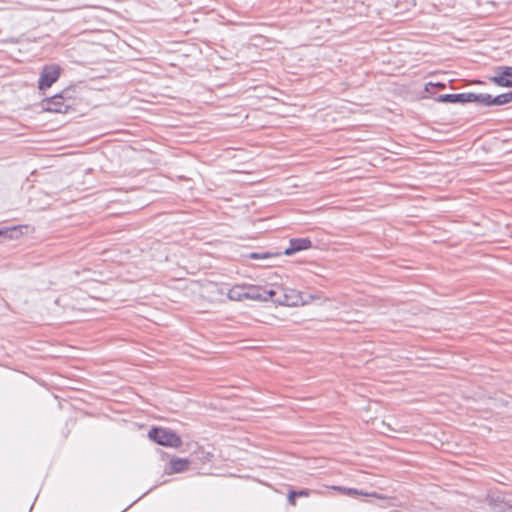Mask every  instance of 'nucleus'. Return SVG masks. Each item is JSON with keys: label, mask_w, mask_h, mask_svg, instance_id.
I'll use <instances>...</instances> for the list:
<instances>
[{"label": "nucleus", "mask_w": 512, "mask_h": 512, "mask_svg": "<svg viewBox=\"0 0 512 512\" xmlns=\"http://www.w3.org/2000/svg\"><path fill=\"white\" fill-rule=\"evenodd\" d=\"M148 437L162 446L178 448L182 445L181 438L175 432L167 428L153 427L148 432Z\"/></svg>", "instance_id": "nucleus-1"}, {"label": "nucleus", "mask_w": 512, "mask_h": 512, "mask_svg": "<svg viewBox=\"0 0 512 512\" xmlns=\"http://www.w3.org/2000/svg\"><path fill=\"white\" fill-rule=\"evenodd\" d=\"M302 293L291 288L278 285V298L275 300V304L283 306H297L304 304Z\"/></svg>", "instance_id": "nucleus-2"}, {"label": "nucleus", "mask_w": 512, "mask_h": 512, "mask_svg": "<svg viewBox=\"0 0 512 512\" xmlns=\"http://www.w3.org/2000/svg\"><path fill=\"white\" fill-rule=\"evenodd\" d=\"M61 69L56 64L45 65L40 73L38 88L45 90L50 88L60 77Z\"/></svg>", "instance_id": "nucleus-3"}, {"label": "nucleus", "mask_w": 512, "mask_h": 512, "mask_svg": "<svg viewBox=\"0 0 512 512\" xmlns=\"http://www.w3.org/2000/svg\"><path fill=\"white\" fill-rule=\"evenodd\" d=\"M41 107L44 111L53 113H67L71 108L63 101L59 93L42 100Z\"/></svg>", "instance_id": "nucleus-4"}, {"label": "nucleus", "mask_w": 512, "mask_h": 512, "mask_svg": "<svg viewBox=\"0 0 512 512\" xmlns=\"http://www.w3.org/2000/svg\"><path fill=\"white\" fill-rule=\"evenodd\" d=\"M491 82L501 87H512V67L499 66L495 69V75L490 78Z\"/></svg>", "instance_id": "nucleus-5"}, {"label": "nucleus", "mask_w": 512, "mask_h": 512, "mask_svg": "<svg viewBox=\"0 0 512 512\" xmlns=\"http://www.w3.org/2000/svg\"><path fill=\"white\" fill-rule=\"evenodd\" d=\"M312 246L309 238H293L289 241V246L285 249V255H292L296 252L306 250Z\"/></svg>", "instance_id": "nucleus-6"}, {"label": "nucleus", "mask_w": 512, "mask_h": 512, "mask_svg": "<svg viewBox=\"0 0 512 512\" xmlns=\"http://www.w3.org/2000/svg\"><path fill=\"white\" fill-rule=\"evenodd\" d=\"M436 101L442 103H468L470 102V92L439 95Z\"/></svg>", "instance_id": "nucleus-7"}, {"label": "nucleus", "mask_w": 512, "mask_h": 512, "mask_svg": "<svg viewBox=\"0 0 512 512\" xmlns=\"http://www.w3.org/2000/svg\"><path fill=\"white\" fill-rule=\"evenodd\" d=\"M190 461L186 458L173 457L170 460V469L168 471L171 473H181L186 471L189 468Z\"/></svg>", "instance_id": "nucleus-8"}, {"label": "nucleus", "mask_w": 512, "mask_h": 512, "mask_svg": "<svg viewBox=\"0 0 512 512\" xmlns=\"http://www.w3.org/2000/svg\"><path fill=\"white\" fill-rule=\"evenodd\" d=\"M278 298V285H272L270 287H263L261 292V302L271 301L275 303Z\"/></svg>", "instance_id": "nucleus-9"}, {"label": "nucleus", "mask_w": 512, "mask_h": 512, "mask_svg": "<svg viewBox=\"0 0 512 512\" xmlns=\"http://www.w3.org/2000/svg\"><path fill=\"white\" fill-rule=\"evenodd\" d=\"M246 299L260 301L261 300V292L262 286L252 285V284H244Z\"/></svg>", "instance_id": "nucleus-10"}, {"label": "nucleus", "mask_w": 512, "mask_h": 512, "mask_svg": "<svg viewBox=\"0 0 512 512\" xmlns=\"http://www.w3.org/2000/svg\"><path fill=\"white\" fill-rule=\"evenodd\" d=\"M244 284L242 285H235L231 289H229L227 296L230 300L233 301H242L246 299Z\"/></svg>", "instance_id": "nucleus-11"}, {"label": "nucleus", "mask_w": 512, "mask_h": 512, "mask_svg": "<svg viewBox=\"0 0 512 512\" xmlns=\"http://www.w3.org/2000/svg\"><path fill=\"white\" fill-rule=\"evenodd\" d=\"M470 102H477L484 106H493V96L488 93L476 94L470 92Z\"/></svg>", "instance_id": "nucleus-12"}, {"label": "nucleus", "mask_w": 512, "mask_h": 512, "mask_svg": "<svg viewBox=\"0 0 512 512\" xmlns=\"http://www.w3.org/2000/svg\"><path fill=\"white\" fill-rule=\"evenodd\" d=\"M66 103L69 104V107L72 108L75 104V98H76V89L74 87H67L63 89L59 93Z\"/></svg>", "instance_id": "nucleus-13"}, {"label": "nucleus", "mask_w": 512, "mask_h": 512, "mask_svg": "<svg viewBox=\"0 0 512 512\" xmlns=\"http://www.w3.org/2000/svg\"><path fill=\"white\" fill-rule=\"evenodd\" d=\"M512 102V91L493 97V105L501 106Z\"/></svg>", "instance_id": "nucleus-14"}, {"label": "nucleus", "mask_w": 512, "mask_h": 512, "mask_svg": "<svg viewBox=\"0 0 512 512\" xmlns=\"http://www.w3.org/2000/svg\"><path fill=\"white\" fill-rule=\"evenodd\" d=\"M278 255H279L278 253H270V252H262V253L251 252L247 255V257L249 259H253V260H263V259H268L271 257L278 256Z\"/></svg>", "instance_id": "nucleus-15"}, {"label": "nucleus", "mask_w": 512, "mask_h": 512, "mask_svg": "<svg viewBox=\"0 0 512 512\" xmlns=\"http://www.w3.org/2000/svg\"><path fill=\"white\" fill-rule=\"evenodd\" d=\"M436 87H439V88H441V89H444L446 86H445V84H443V83H432V82H428V83H426V84H425V91H426L427 93L433 94V93H434V89H435Z\"/></svg>", "instance_id": "nucleus-16"}, {"label": "nucleus", "mask_w": 512, "mask_h": 512, "mask_svg": "<svg viewBox=\"0 0 512 512\" xmlns=\"http://www.w3.org/2000/svg\"><path fill=\"white\" fill-rule=\"evenodd\" d=\"M17 232L16 227L11 228H1L0 229V236H5L7 238H13L14 234Z\"/></svg>", "instance_id": "nucleus-17"}, {"label": "nucleus", "mask_w": 512, "mask_h": 512, "mask_svg": "<svg viewBox=\"0 0 512 512\" xmlns=\"http://www.w3.org/2000/svg\"><path fill=\"white\" fill-rule=\"evenodd\" d=\"M338 490H341L347 494H360V495H365L364 493L362 492H359L358 490L356 489H353V488H341V487H337Z\"/></svg>", "instance_id": "nucleus-18"}, {"label": "nucleus", "mask_w": 512, "mask_h": 512, "mask_svg": "<svg viewBox=\"0 0 512 512\" xmlns=\"http://www.w3.org/2000/svg\"><path fill=\"white\" fill-rule=\"evenodd\" d=\"M295 497H296V491H294V490L290 491L288 494V502L293 506L296 504Z\"/></svg>", "instance_id": "nucleus-19"}, {"label": "nucleus", "mask_w": 512, "mask_h": 512, "mask_svg": "<svg viewBox=\"0 0 512 512\" xmlns=\"http://www.w3.org/2000/svg\"><path fill=\"white\" fill-rule=\"evenodd\" d=\"M310 495V490L309 489H302V490H299V491H296V497H307Z\"/></svg>", "instance_id": "nucleus-20"}]
</instances>
